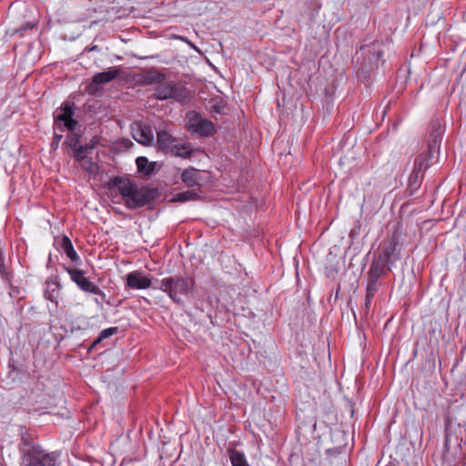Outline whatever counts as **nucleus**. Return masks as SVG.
<instances>
[{
	"label": "nucleus",
	"instance_id": "nucleus-1",
	"mask_svg": "<svg viewBox=\"0 0 466 466\" xmlns=\"http://www.w3.org/2000/svg\"><path fill=\"white\" fill-rule=\"evenodd\" d=\"M20 435V466H57L60 451H48L26 431Z\"/></svg>",
	"mask_w": 466,
	"mask_h": 466
},
{
	"label": "nucleus",
	"instance_id": "nucleus-2",
	"mask_svg": "<svg viewBox=\"0 0 466 466\" xmlns=\"http://www.w3.org/2000/svg\"><path fill=\"white\" fill-rule=\"evenodd\" d=\"M74 103L65 102L54 113V129L63 133L65 129H68L70 133L66 137L65 144L72 150L79 147L80 135L75 132L78 122L74 119Z\"/></svg>",
	"mask_w": 466,
	"mask_h": 466
},
{
	"label": "nucleus",
	"instance_id": "nucleus-3",
	"mask_svg": "<svg viewBox=\"0 0 466 466\" xmlns=\"http://www.w3.org/2000/svg\"><path fill=\"white\" fill-rule=\"evenodd\" d=\"M118 192L129 208L144 207L157 197V191L147 187H138L130 180L118 177Z\"/></svg>",
	"mask_w": 466,
	"mask_h": 466
},
{
	"label": "nucleus",
	"instance_id": "nucleus-4",
	"mask_svg": "<svg viewBox=\"0 0 466 466\" xmlns=\"http://www.w3.org/2000/svg\"><path fill=\"white\" fill-rule=\"evenodd\" d=\"M194 284L193 279L175 276L163 279L159 289L167 293L175 303L180 304L182 302L181 296L187 295Z\"/></svg>",
	"mask_w": 466,
	"mask_h": 466
},
{
	"label": "nucleus",
	"instance_id": "nucleus-5",
	"mask_svg": "<svg viewBox=\"0 0 466 466\" xmlns=\"http://www.w3.org/2000/svg\"><path fill=\"white\" fill-rule=\"evenodd\" d=\"M157 145L159 151L174 157L189 158L193 153L189 144H177V138L166 130L157 132Z\"/></svg>",
	"mask_w": 466,
	"mask_h": 466
},
{
	"label": "nucleus",
	"instance_id": "nucleus-6",
	"mask_svg": "<svg viewBox=\"0 0 466 466\" xmlns=\"http://www.w3.org/2000/svg\"><path fill=\"white\" fill-rule=\"evenodd\" d=\"M155 96L159 100H166L173 98L179 102H184L188 99V90L179 83L176 82H162L155 89Z\"/></svg>",
	"mask_w": 466,
	"mask_h": 466
},
{
	"label": "nucleus",
	"instance_id": "nucleus-7",
	"mask_svg": "<svg viewBox=\"0 0 466 466\" xmlns=\"http://www.w3.org/2000/svg\"><path fill=\"white\" fill-rule=\"evenodd\" d=\"M116 77V67H112L106 72L96 73L91 83L86 86V92L94 96L103 95L105 86Z\"/></svg>",
	"mask_w": 466,
	"mask_h": 466
},
{
	"label": "nucleus",
	"instance_id": "nucleus-8",
	"mask_svg": "<svg viewBox=\"0 0 466 466\" xmlns=\"http://www.w3.org/2000/svg\"><path fill=\"white\" fill-rule=\"evenodd\" d=\"M188 130L192 133L198 134L200 137H209L215 134L216 127L212 121L202 118L200 114L191 112L187 116Z\"/></svg>",
	"mask_w": 466,
	"mask_h": 466
},
{
	"label": "nucleus",
	"instance_id": "nucleus-9",
	"mask_svg": "<svg viewBox=\"0 0 466 466\" xmlns=\"http://www.w3.org/2000/svg\"><path fill=\"white\" fill-rule=\"evenodd\" d=\"M71 279L84 291L96 294L98 292V287L91 282L82 270L77 268H71L65 267Z\"/></svg>",
	"mask_w": 466,
	"mask_h": 466
},
{
	"label": "nucleus",
	"instance_id": "nucleus-10",
	"mask_svg": "<svg viewBox=\"0 0 466 466\" xmlns=\"http://www.w3.org/2000/svg\"><path fill=\"white\" fill-rule=\"evenodd\" d=\"M56 244L57 245V248L67 256V258L76 265L80 264V258L76 252L72 241L70 238L64 235L61 238H56L55 239Z\"/></svg>",
	"mask_w": 466,
	"mask_h": 466
},
{
	"label": "nucleus",
	"instance_id": "nucleus-11",
	"mask_svg": "<svg viewBox=\"0 0 466 466\" xmlns=\"http://www.w3.org/2000/svg\"><path fill=\"white\" fill-rule=\"evenodd\" d=\"M127 284L130 289H146L151 286V280L141 272L133 271L127 276Z\"/></svg>",
	"mask_w": 466,
	"mask_h": 466
},
{
	"label": "nucleus",
	"instance_id": "nucleus-12",
	"mask_svg": "<svg viewBox=\"0 0 466 466\" xmlns=\"http://www.w3.org/2000/svg\"><path fill=\"white\" fill-rule=\"evenodd\" d=\"M133 137L140 144L149 145L153 142L154 134L150 126L137 125L132 129Z\"/></svg>",
	"mask_w": 466,
	"mask_h": 466
},
{
	"label": "nucleus",
	"instance_id": "nucleus-13",
	"mask_svg": "<svg viewBox=\"0 0 466 466\" xmlns=\"http://www.w3.org/2000/svg\"><path fill=\"white\" fill-rule=\"evenodd\" d=\"M60 292V283L57 277L49 278L46 281V289L44 296L46 299L55 302L57 305V299Z\"/></svg>",
	"mask_w": 466,
	"mask_h": 466
},
{
	"label": "nucleus",
	"instance_id": "nucleus-14",
	"mask_svg": "<svg viewBox=\"0 0 466 466\" xmlns=\"http://www.w3.org/2000/svg\"><path fill=\"white\" fill-rule=\"evenodd\" d=\"M388 264L379 259H374L368 273V281L378 283L379 279L385 273Z\"/></svg>",
	"mask_w": 466,
	"mask_h": 466
},
{
	"label": "nucleus",
	"instance_id": "nucleus-15",
	"mask_svg": "<svg viewBox=\"0 0 466 466\" xmlns=\"http://www.w3.org/2000/svg\"><path fill=\"white\" fill-rule=\"evenodd\" d=\"M181 180L187 187L198 186L200 180L199 171L194 167L186 168L181 173Z\"/></svg>",
	"mask_w": 466,
	"mask_h": 466
},
{
	"label": "nucleus",
	"instance_id": "nucleus-16",
	"mask_svg": "<svg viewBox=\"0 0 466 466\" xmlns=\"http://www.w3.org/2000/svg\"><path fill=\"white\" fill-rule=\"evenodd\" d=\"M96 142L92 139L86 145H80L76 147L73 151L72 157L75 160L83 159V157H88L94 151Z\"/></svg>",
	"mask_w": 466,
	"mask_h": 466
},
{
	"label": "nucleus",
	"instance_id": "nucleus-17",
	"mask_svg": "<svg viewBox=\"0 0 466 466\" xmlns=\"http://www.w3.org/2000/svg\"><path fill=\"white\" fill-rule=\"evenodd\" d=\"M144 81L148 85L152 84H160L162 83L166 76L163 73L157 69H151L144 74Z\"/></svg>",
	"mask_w": 466,
	"mask_h": 466
},
{
	"label": "nucleus",
	"instance_id": "nucleus-18",
	"mask_svg": "<svg viewBox=\"0 0 466 466\" xmlns=\"http://www.w3.org/2000/svg\"><path fill=\"white\" fill-rule=\"evenodd\" d=\"M396 243L393 241L389 242L385 246H383L381 252L380 253L378 258L382 260L383 262L389 264L390 262L391 258L394 256L396 251Z\"/></svg>",
	"mask_w": 466,
	"mask_h": 466
},
{
	"label": "nucleus",
	"instance_id": "nucleus-19",
	"mask_svg": "<svg viewBox=\"0 0 466 466\" xmlns=\"http://www.w3.org/2000/svg\"><path fill=\"white\" fill-rule=\"evenodd\" d=\"M232 466H249L243 452L235 449L228 451Z\"/></svg>",
	"mask_w": 466,
	"mask_h": 466
},
{
	"label": "nucleus",
	"instance_id": "nucleus-20",
	"mask_svg": "<svg viewBox=\"0 0 466 466\" xmlns=\"http://www.w3.org/2000/svg\"><path fill=\"white\" fill-rule=\"evenodd\" d=\"M136 164L138 172H141L144 175H150L153 172L155 167V164L153 162H149L146 157H137Z\"/></svg>",
	"mask_w": 466,
	"mask_h": 466
},
{
	"label": "nucleus",
	"instance_id": "nucleus-21",
	"mask_svg": "<svg viewBox=\"0 0 466 466\" xmlns=\"http://www.w3.org/2000/svg\"><path fill=\"white\" fill-rule=\"evenodd\" d=\"M362 52H366L367 54H370L371 56L370 57V62H378L383 52L380 49L379 44L373 43L370 46H362L361 48Z\"/></svg>",
	"mask_w": 466,
	"mask_h": 466
},
{
	"label": "nucleus",
	"instance_id": "nucleus-22",
	"mask_svg": "<svg viewBox=\"0 0 466 466\" xmlns=\"http://www.w3.org/2000/svg\"><path fill=\"white\" fill-rule=\"evenodd\" d=\"M200 197L193 190H187L185 192L177 193L172 198L173 202H187L199 199Z\"/></svg>",
	"mask_w": 466,
	"mask_h": 466
},
{
	"label": "nucleus",
	"instance_id": "nucleus-23",
	"mask_svg": "<svg viewBox=\"0 0 466 466\" xmlns=\"http://www.w3.org/2000/svg\"><path fill=\"white\" fill-rule=\"evenodd\" d=\"M81 166V167L88 174L95 175L98 171L97 165L92 160L90 157H83V159L76 160Z\"/></svg>",
	"mask_w": 466,
	"mask_h": 466
},
{
	"label": "nucleus",
	"instance_id": "nucleus-24",
	"mask_svg": "<svg viewBox=\"0 0 466 466\" xmlns=\"http://www.w3.org/2000/svg\"><path fill=\"white\" fill-rule=\"evenodd\" d=\"M430 157H431V154H420L414 160L413 170H417L421 173L423 169H426L429 167L428 161Z\"/></svg>",
	"mask_w": 466,
	"mask_h": 466
},
{
	"label": "nucleus",
	"instance_id": "nucleus-25",
	"mask_svg": "<svg viewBox=\"0 0 466 466\" xmlns=\"http://www.w3.org/2000/svg\"><path fill=\"white\" fill-rule=\"evenodd\" d=\"M378 291V283H373L368 281L367 289H366V297H365V308L367 310L370 309V305L371 303V299L375 296V293Z\"/></svg>",
	"mask_w": 466,
	"mask_h": 466
},
{
	"label": "nucleus",
	"instance_id": "nucleus-26",
	"mask_svg": "<svg viewBox=\"0 0 466 466\" xmlns=\"http://www.w3.org/2000/svg\"><path fill=\"white\" fill-rule=\"evenodd\" d=\"M116 333V327H111L106 329H103L98 337L93 341L92 347H96L98 343H100L105 339L109 338L113 334Z\"/></svg>",
	"mask_w": 466,
	"mask_h": 466
},
{
	"label": "nucleus",
	"instance_id": "nucleus-27",
	"mask_svg": "<svg viewBox=\"0 0 466 466\" xmlns=\"http://www.w3.org/2000/svg\"><path fill=\"white\" fill-rule=\"evenodd\" d=\"M422 178V174L417 170H412L410 177H409V185L410 187L417 189L420 187V180Z\"/></svg>",
	"mask_w": 466,
	"mask_h": 466
},
{
	"label": "nucleus",
	"instance_id": "nucleus-28",
	"mask_svg": "<svg viewBox=\"0 0 466 466\" xmlns=\"http://www.w3.org/2000/svg\"><path fill=\"white\" fill-rule=\"evenodd\" d=\"M9 272L5 264V256L4 253L0 254V276L2 279L9 281Z\"/></svg>",
	"mask_w": 466,
	"mask_h": 466
},
{
	"label": "nucleus",
	"instance_id": "nucleus-29",
	"mask_svg": "<svg viewBox=\"0 0 466 466\" xmlns=\"http://www.w3.org/2000/svg\"><path fill=\"white\" fill-rule=\"evenodd\" d=\"M54 130H55V133H54L53 141H52V147L56 148L63 137H62L61 133L60 134L57 133L58 130H56V129H54Z\"/></svg>",
	"mask_w": 466,
	"mask_h": 466
},
{
	"label": "nucleus",
	"instance_id": "nucleus-30",
	"mask_svg": "<svg viewBox=\"0 0 466 466\" xmlns=\"http://www.w3.org/2000/svg\"><path fill=\"white\" fill-rule=\"evenodd\" d=\"M108 189L111 191V195L114 194V190L116 188V176L110 177L107 182Z\"/></svg>",
	"mask_w": 466,
	"mask_h": 466
},
{
	"label": "nucleus",
	"instance_id": "nucleus-31",
	"mask_svg": "<svg viewBox=\"0 0 466 466\" xmlns=\"http://www.w3.org/2000/svg\"><path fill=\"white\" fill-rule=\"evenodd\" d=\"M441 136V132L438 131V130H435L432 134H431V137H433V143L436 144L438 142V139Z\"/></svg>",
	"mask_w": 466,
	"mask_h": 466
},
{
	"label": "nucleus",
	"instance_id": "nucleus-32",
	"mask_svg": "<svg viewBox=\"0 0 466 466\" xmlns=\"http://www.w3.org/2000/svg\"><path fill=\"white\" fill-rule=\"evenodd\" d=\"M118 144H121L125 147H127L128 145H133V143L130 140H128V139L118 140Z\"/></svg>",
	"mask_w": 466,
	"mask_h": 466
},
{
	"label": "nucleus",
	"instance_id": "nucleus-33",
	"mask_svg": "<svg viewBox=\"0 0 466 466\" xmlns=\"http://www.w3.org/2000/svg\"><path fill=\"white\" fill-rule=\"evenodd\" d=\"M34 27V24L26 23L19 31H26L28 29H32Z\"/></svg>",
	"mask_w": 466,
	"mask_h": 466
},
{
	"label": "nucleus",
	"instance_id": "nucleus-34",
	"mask_svg": "<svg viewBox=\"0 0 466 466\" xmlns=\"http://www.w3.org/2000/svg\"><path fill=\"white\" fill-rule=\"evenodd\" d=\"M133 466H147L146 465V463H144L143 461H136L133 464Z\"/></svg>",
	"mask_w": 466,
	"mask_h": 466
},
{
	"label": "nucleus",
	"instance_id": "nucleus-35",
	"mask_svg": "<svg viewBox=\"0 0 466 466\" xmlns=\"http://www.w3.org/2000/svg\"><path fill=\"white\" fill-rule=\"evenodd\" d=\"M95 49H96V46H94L93 47H90L88 49L86 48V50L92 51V50H95Z\"/></svg>",
	"mask_w": 466,
	"mask_h": 466
},
{
	"label": "nucleus",
	"instance_id": "nucleus-36",
	"mask_svg": "<svg viewBox=\"0 0 466 466\" xmlns=\"http://www.w3.org/2000/svg\"><path fill=\"white\" fill-rule=\"evenodd\" d=\"M127 461L124 459V460L122 461V462H121V465H120V466H126V464H127Z\"/></svg>",
	"mask_w": 466,
	"mask_h": 466
}]
</instances>
